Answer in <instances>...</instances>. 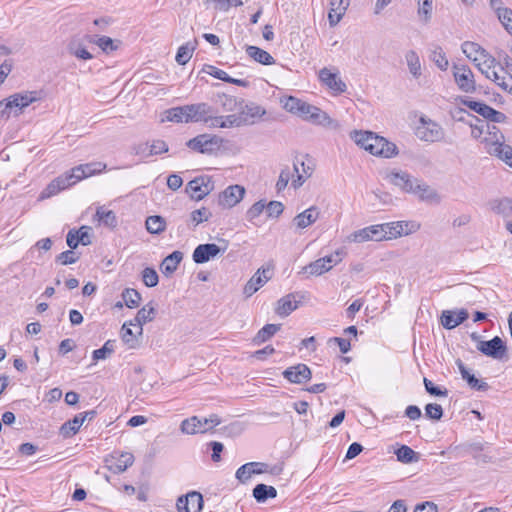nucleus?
I'll return each mask as SVG.
<instances>
[{"instance_id":"1","label":"nucleus","mask_w":512,"mask_h":512,"mask_svg":"<svg viewBox=\"0 0 512 512\" xmlns=\"http://www.w3.org/2000/svg\"><path fill=\"white\" fill-rule=\"evenodd\" d=\"M351 139L361 148L374 156L392 158L398 154L397 146L371 131H353Z\"/></svg>"},{"instance_id":"2","label":"nucleus","mask_w":512,"mask_h":512,"mask_svg":"<svg viewBox=\"0 0 512 512\" xmlns=\"http://www.w3.org/2000/svg\"><path fill=\"white\" fill-rule=\"evenodd\" d=\"M282 102L286 111L299 116L305 121L325 127H330L334 124V120L325 111L301 99L289 96Z\"/></svg>"},{"instance_id":"3","label":"nucleus","mask_w":512,"mask_h":512,"mask_svg":"<svg viewBox=\"0 0 512 512\" xmlns=\"http://www.w3.org/2000/svg\"><path fill=\"white\" fill-rule=\"evenodd\" d=\"M209 112V104L205 102L189 104L168 109L166 119L176 123L201 122Z\"/></svg>"},{"instance_id":"4","label":"nucleus","mask_w":512,"mask_h":512,"mask_svg":"<svg viewBox=\"0 0 512 512\" xmlns=\"http://www.w3.org/2000/svg\"><path fill=\"white\" fill-rule=\"evenodd\" d=\"M223 144V139L217 135L200 134L190 139L186 145L190 149L202 154H214Z\"/></svg>"},{"instance_id":"5","label":"nucleus","mask_w":512,"mask_h":512,"mask_svg":"<svg viewBox=\"0 0 512 512\" xmlns=\"http://www.w3.org/2000/svg\"><path fill=\"white\" fill-rule=\"evenodd\" d=\"M214 189V183L210 176L202 175L195 177L186 185L185 191L191 199L199 201L210 194Z\"/></svg>"},{"instance_id":"6","label":"nucleus","mask_w":512,"mask_h":512,"mask_svg":"<svg viewBox=\"0 0 512 512\" xmlns=\"http://www.w3.org/2000/svg\"><path fill=\"white\" fill-rule=\"evenodd\" d=\"M421 125L417 127L418 138L426 142H438L444 138V130L440 124L421 117Z\"/></svg>"},{"instance_id":"7","label":"nucleus","mask_w":512,"mask_h":512,"mask_svg":"<svg viewBox=\"0 0 512 512\" xmlns=\"http://www.w3.org/2000/svg\"><path fill=\"white\" fill-rule=\"evenodd\" d=\"M452 69L455 83L461 91L465 93L476 91L474 74L468 66L454 64Z\"/></svg>"},{"instance_id":"8","label":"nucleus","mask_w":512,"mask_h":512,"mask_svg":"<svg viewBox=\"0 0 512 512\" xmlns=\"http://www.w3.org/2000/svg\"><path fill=\"white\" fill-rule=\"evenodd\" d=\"M33 100L34 98L30 95L15 94L5 101L0 102V113L2 116L9 118L14 109V115L17 116L21 113L22 109L28 106Z\"/></svg>"},{"instance_id":"9","label":"nucleus","mask_w":512,"mask_h":512,"mask_svg":"<svg viewBox=\"0 0 512 512\" xmlns=\"http://www.w3.org/2000/svg\"><path fill=\"white\" fill-rule=\"evenodd\" d=\"M477 349L484 355L497 360L503 359L507 352V346L499 336L488 341H479Z\"/></svg>"},{"instance_id":"10","label":"nucleus","mask_w":512,"mask_h":512,"mask_svg":"<svg viewBox=\"0 0 512 512\" xmlns=\"http://www.w3.org/2000/svg\"><path fill=\"white\" fill-rule=\"evenodd\" d=\"M385 179L401 191L411 194L418 178L404 171L392 170L386 174Z\"/></svg>"},{"instance_id":"11","label":"nucleus","mask_w":512,"mask_h":512,"mask_svg":"<svg viewBox=\"0 0 512 512\" xmlns=\"http://www.w3.org/2000/svg\"><path fill=\"white\" fill-rule=\"evenodd\" d=\"M105 462L111 472L120 474L133 465L134 456L129 452L115 451L105 459Z\"/></svg>"},{"instance_id":"12","label":"nucleus","mask_w":512,"mask_h":512,"mask_svg":"<svg viewBox=\"0 0 512 512\" xmlns=\"http://www.w3.org/2000/svg\"><path fill=\"white\" fill-rule=\"evenodd\" d=\"M386 239L382 224L371 225L363 229L353 232L349 236V240L355 243H363L366 241H381Z\"/></svg>"},{"instance_id":"13","label":"nucleus","mask_w":512,"mask_h":512,"mask_svg":"<svg viewBox=\"0 0 512 512\" xmlns=\"http://www.w3.org/2000/svg\"><path fill=\"white\" fill-rule=\"evenodd\" d=\"M245 189L240 185L228 186L218 195V205L223 209L236 206L244 197Z\"/></svg>"},{"instance_id":"14","label":"nucleus","mask_w":512,"mask_h":512,"mask_svg":"<svg viewBox=\"0 0 512 512\" xmlns=\"http://www.w3.org/2000/svg\"><path fill=\"white\" fill-rule=\"evenodd\" d=\"M178 512H201L203 508L202 494L197 491H191L177 499Z\"/></svg>"},{"instance_id":"15","label":"nucleus","mask_w":512,"mask_h":512,"mask_svg":"<svg viewBox=\"0 0 512 512\" xmlns=\"http://www.w3.org/2000/svg\"><path fill=\"white\" fill-rule=\"evenodd\" d=\"M319 79L335 94H342L347 89V86L340 78L338 71L332 72L329 68L324 67L319 71Z\"/></svg>"},{"instance_id":"16","label":"nucleus","mask_w":512,"mask_h":512,"mask_svg":"<svg viewBox=\"0 0 512 512\" xmlns=\"http://www.w3.org/2000/svg\"><path fill=\"white\" fill-rule=\"evenodd\" d=\"M282 374L285 379L294 384L306 383L312 377L310 368L303 363L288 367Z\"/></svg>"},{"instance_id":"17","label":"nucleus","mask_w":512,"mask_h":512,"mask_svg":"<svg viewBox=\"0 0 512 512\" xmlns=\"http://www.w3.org/2000/svg\"><path fill=\"white\" fill-rule=\"evenodd\" d=\"M271 270L269 268H260L248 280L243 288V294L248 298L256 293L271 278Z\"/></svg>"},{"instance_id":"18","label":"nucleus","mask_w":512,"mask_h":512,"mask_svg":"<svg viewBox=\"0 0 512 512\" xmlns=\"http://www.w3.org/2000/svg\"><path fill=\"white\" fill-rule=\"evenodd\" d=\"M225 250L226 248L221 249L214 243L200 244L194 249L192 259L197 264H203L215 258L220 253H223Z\"/></svg>"},{"instance_id":"19","label":"nucleus","mask_w":512,"mask_h":512,"mask_svg":"<svg viewBox=\"0 0 512 512\" xmlns=\"http://www.w3.org/2000/svg\"><path fill=\"white\" fill-rule=\"evenodd\" d=\"M320 216V211L316 206H311L303 212L297 214L293 223L298 229H305L315 223Z\"/></svg>"},{"instance_id":"20","label":"nucleus","mask_w":512,"mask_h":512,"mask_svg":"<svg viewBox=\"0 0 512 512\" xmlns=\"http://www.w3.org/2000/svg\"><path fill=\"white\" fill-rule=\"evenodd\" d=\"M488 153L502 160L506 165L512 168V147L504 142L497 141L488 147Z\"/></svg>"},{"instance_id":"21","label":"nucleus","mask_w":512,"mask_h":512,"mask_svg":"<svg viewBox=\"0 0 512 512\" xmlns=\"http://www.w3.org/2000/svg\"><path fill=\"white\" fill-rule=\"evenodd\" d=\"M468 316L469 314L465 309H460L457 312L445 310L441 315V324L444 328L450 330L463 323L468 318Z\"/></svg>"},{"instance_id":"22","label":"nucleus","mask_w":512,"mask_h":512,"mask_svg":"<svg viewBox=\"0 0 512 512\" xmlns=\"http://www.w3.org/2000/svg\"><path fill=\"white\" fill-rule=\"evenodd\" d=\"M296 297L297 294L290 293L279 299L275 312L281 317H287L290 315L294 310L298 308L299 301L296 299Z\"/></svg>"},{"instance_id":"23","label":"nucleus","mask_w":512,"mask_h":512,"mask_svg":"<svg viewBox=\"0 0 512 512\" xmlns=\"http://www.w3.org/2000/svg\"><path fill=\"white\" fill-rule=\"evenodd\" d=\"M86 39L96 44L106 54L116 51L122 44L120 40H114L108 36L87 35Z\"/></svg>"},{"instance_id":"24","label":"nucleus","mask_w":512,"mask_h":512,"mask_svg":"<svg viewBox=\"0 0 512 512\" xmlns=\"http://www.w3.org/2000/svg\"><path fill=\"white\" fill-rule=\"evenodd\" d=\"M180 430L184 434L193 435L197 433H206L208 431V427L204 426L203 418L192 416L181 422Z\"/></svg>"},{"instance_id":"25","label":"nucleus","mask_w":512,"mask_h":512,"mask_svg":"<svg viewBox=\"0 0 512 512\" xmlns=\"http://www.w3.org/2000/svg\"><path fill=\"white\" fill-rule=\"evenodd\" d=\"M386 239L396 238L402 234H409L413 230L409 228L410 223L407 221H396L382 224Z\"/></svg>"},{"instance_id":"26","label":"nucleus","mask_w":512,"mask_h":512,"mask_svg":"<svg viewBox=\"0 0 512 512\" xmlns=\"http://www.w3.org/2000/svg\"><path fill=\"white\" fill-rule=\"evenodd\" d=\"M411 194H414L418 197L421 201L426 202H438L439 196L437 192L431 188L426 183L422 182L421 180L417 179L416 184L414 186V192H411Z\"/></svg>"},{"instance_id":"27","label":"nucleus","mask_w":512,"mask_h":512,"mask_svg":"<svg viewBox=\"0 0 512 512\" xmlns=\"http://www.w3.org/2000/svg\"><path fill=\"white\" fill-rule=\"evenodd\" d=\"M292 170L296 176V178L292 180V186L295 189L302 186L305 180L311 176V168L309 166L306 167L304 161L299 158L294 160Z\"/></svg>"},{"instance_id":"28","label":"nucleus","mask_w":512,"mask_h":512,"mask_svg":"<svg viewBox=\"0 0 512 512\" xmlns=\"http://www.w3.org/2000/svg\"><path fill=\"white\" fill-rule=\"evenodd\" d=\"M183 259V253L181 251H174L164 258L161 264V270L165 275H171L174 273L178 265Z\"/></svg>"},{"instance_id":"29","label":"nucleus","mask_w":512,"mask_h":512,"mask_svg":"<svg viewBox=\"0 0 512 512\" xmlns=\"http://www.w3.org/2000/svg\"><path fill=\"white\" fill-rule=\"evenodd\" d=\"M247 55L255 60L256 62L263 65H272L275 63L274 58L265 50L257 47L249 45L246 47Z\"/></svg>"},{"instance_id":"30","label":"nucleus","mask_w":512,"mask_h":512,"mask_svg":"<svg viewBox=\"0 0 512 512\" xmlns=\"http://www.w3.org/2000/svg\"><path fill=\"white\" fill-rule=\"evenodd\" d=\"M405 61L412 77L418 79L422 75V66L417 52L408 50L405 53Z\"/></svg>"},{"instance_id":"31","label":"nucleus","mask_w":512,"mask_h":512,"mask_svg":"<svg viewBox=\"0 0 512 512\" xmlns=\"http://www.w3.org/2000/svg\"><path fill=\"white\" fill-rule=\"evenodd\" d=\"M491 210L504 218H509L512 214V199L502 198L490 202Z\"/></svg>"},{"instance_id":"32","label":"nucleus","mask_w":512,"mask_h":512,"mask_svg":"<svg viewBox=\"0 0 512 512\" xmlns=\"http://www.w3.org/2000/svg\"><path fill=\"white\" fill-rule=\"evenodd\" d=\"M458 366L462 378L467 381L468 385L472 389L477 391H486L489 388V385L486 382L479 380L473 374H470L463 363L460 362Z\"/></svg>"},{"instance_id":"33","label":"nucleus","mask_w":512,"mask_h":512,"mask_svg":"<svg viewBox=\"0 0 512 512\" xmlns=\"http://www.w3.org/2000/svg\"><path fill=\"white\" fill-rule=\"evenodd\" d=\"M70 54L81 60H90L93 55L82 45L80 39L73 38L70 40L68 47Z\"/></svg>"},{"instance_id":"34","label":"nucleus","mask_w":512,"mask_h":512,"mask_svg":"<svg viewBox=\"0 0 512 512\" xmlns=\"http://www.w3.org/2000/svg\"><path fill=\"white\" fill-rule=\"evenodd\" d=\"M94 217L106 227L114 228L117 225V218L115 213L112 210L106 209L104 206L97 208Z\"/></svg>"},{"instance_id":"35","label":"nucleus","mask_w":512,"mask_h":512,"mask_svg":"<svg viewBox=\"0 0 512 512\" xmlns=\"http://www.w3.org/2000/svg\"><path fill=\"white\" fill-rule=\"evenodd\" d=\"M277 490L273 486L257 484L253 489V497L257 502L263 503L269 498H275Z\"/></svg>"},{"instance_id":"36","label":"nucleus","mask_w":512,"mask_h":512,"mask_svg":"<svg viewBox=\"0 0 512 512\" xmlns=\"http://www.w3.org/2000/svg\"><path fill=\"white\" fill-rule=\"evenodd\" d=\"M281 328L280 324H266L263 328H261L258 333L253 338V343L256 345H260L267 340H269L272 336H274Z\"/></svg>"},{"instance_id":"37","label":"nucleus","mask_w":512,"mask_h":512,"mask_svg":"<svg viewBox=\"0 0 512 512\" xmlns=\"http://www.w3.org/2000/svg\"><path fill=\"white\" fill-rule=\"evenodd\" d=\"M430 60L442 71H446L449 61L443 49L439 45H433L430 52Z\"/></svg>"},{"instance_id":"38","label":"nucleus","mask_w":512,"mask_h":512,"mask_svg":"<svg viewBox=\"0 0 512 512\" xmlns=\"http://www.w3.org/2000/svg\"><path fill=\"white\" fill-rule=\"evenodd\" d=\"M146 229L151 234H160L166 229V221L162 216H149L145 222Z\"/></svg>"},{"instance_id":"39","label":"nucleus","mask_w":512,"mask_h":512,"mask_svg":"<svg viewBox=\"0 0 512 512\" xmlns=\"http://www.w3.org/2000/svg\"><path fill=\"white\" fill-rule=\"evenodd\" d=\"M329 271L328 265L326 266L321 258L304 266L299 274H308L309 276H320Z\"/></svg>"},{"instance_id":"40","label":"nucleus","mask_w":512,"mask_h":512,"mask_svg":"<svg viewBox=\"0 0 512 512\" xmlns=\"http://www.w3.org/2000/svg\"><path fill=\"white\" fill-rule=\"evenodd\" d=\"M197 41L186 43L179 47L175 60L180 65H185L192 57L193 51L196 49Z\"/></svg>"},{"instance_id":"41","label":"nucleus","mask_w":512,"mask_h":512,"mask_svg":"<svg viewBox=\"0 0 512 512\" xmlns=\"http://www.w3.org/2000/svg\"><path fill=\"white\" fill-rule=\"evenodd\" d=\"M82 424L83 417L78 414L72 420L65 422L61 426L60 432L65 438L71 437L78 432Z\"/></svg>"},{"instance_id":"42","label":"nucleus","mask_w":512,"mask_h":512,"mask_svg":"<svg viewBox=\"0 0 512 512\" xmlns=\"http://www.w3.org/2000/svg\"><path fill=\"white\" fill-rule=\"evenodd\" d=\"M68 187H69V183L67 182V179L64 178L62 175V176L56 178L55 180H53L47 186V188L42 193V197L53 196Z\"/></svg>"},{"instance_id":"43","label":"nucleus","mask_w":512,"mask_h":512,"mask_svg":"<svg viewBox=\"0 0 512 512\" xmlns=\"http://www.w3.org/2000/svg\"><path fill=\"white\" fill-rule=\"evenodd\" d=\"M397 460L409 464L418 461V454L409 446L402 445L395 451Z\"/></svg>"},{"instance_id":"44","label":"nucleus","mask_w":512,"mask_h":512,"mask_svg":"<svg viewBox=\"0 0 512 512\" xmlns=\"http://www.w3.org/2000/svg\"><path fill=\"white\" fill-rule=\"evenodd\" d=\"M258 465L257 464H251V463H246L244 465H242L241 467H239L235 473V477L236 479L240 482V483H246L248 482L251 477L255 474V470H254V467H257Z\"/></svg>"},{"instance_id":"45","label":"nucleus","mask_w":512,"mask_h":512,"mask_svg":"<svg viewBox=\"0 0 512 512\" xmlns=\"http://www.w3.org/2000/svg\"><path fill=\"white\" fill-rule=\"evenodd\" d=\"M122 299L127 307L135 308L139 306L141 295L135 289L126 288L122 292Z\"/></svg>"},{"instance_id":"46","label":"nucleus","mask_w":512,"mask_h":512,"mask_svg":"<svg viewBox=\"0 0 512 512\" xmlns=\"http://www.w3.org/2000/svg\"><path fill=\"white\" fill-rule=\"evenodd\" d=\"M115 349V341L108 340L100 349L93 351L92 357L94 361L104 360L109 357Z\"/></svg>"},{"instance_id":"47","label":"nucleus","mask_w":512,"mask_h":512,"mask_svg":"<svg viewBox=\"0 0 512 512\" xmlns=\"http://www.w3.org/2000/svg\"><path fill=\"white\" fill-rule=\"evenodd\" d=\"M462 52L466 55L467 58H469L471 61L477 60V55L480 53V51H483L484 48H482L478 43L472 42V41H466L461 46Z\"/></svg>"},{"instance_id":"48","label":"nucleus","mask_w":512,"mask_h":512,"mask_svg":"<svg viewBox=\"0 0 512 512\" xmlns=\"http://www.w3.org/2000/svg\"><path fill=\"white\" fill-rule=\"evenodd\" d=\"M469 118H473L476 122H478L480 125H474L472 121H468L470 127H471V135L473 138L478 139L481 137V135L484 133L485 129H490V124L487 123L485 120L479 119L478 117H475L471 114H468Z\"/></svg>"},{"instance_id":"49","label":"nucleus","mask_w":512,"mask_h":512,"mask_svg":"<svg viewBox=\"0 0 512 512\" xmlns=\"http://www.w3.org/2000/svg\"><path fill=\"white\" fill-rule=\"evenodd\" d=\"M212 216L211 211L206 207H201L191 212L190 220L194 226H197L205 221H208Z\"/></svg>"},{"instance_id":"50","label":"nucleus","mask_w":512,"mask_h":512,"mask_svg":"<svg viewBox=\"0 0 512 512\" xmlns=\"http://www.w3.org/2000/svg\"><path fill=\"white\" fill-rule=\"evenodd\" d=\"M294 176H295V174L292 169H290L289 167L283 168L280 172L278 181L276 183L277 190L278 191L284 190L287 187L290 179H292V180L294 179Z\"/></svg>"},{"instance_id":"51","label":"nucleus","mask_w":512,"mask_h":512,"mask_svg":"<svg viewBox=\"0 0 512 512\" xmlns=\"http://www.w3.org/2000/svg\"><path fill=\"white\" fill-rule=\"evenodd\" d=\"M425 416L431 420L438 421L443 416V409L441 405L436 403H429L425 406Z\"/></svg>"},{"instance_id":"52","label":"nucleus","mask_w":512,"mask_h":512,"mask_svg":"<svg viewBox=\"0 0 512 512\" xmlns=\"http://www.w3.org/2000/svg\"><path fill=\"white\" fill-rule=\"evenodd\" d=\"M213 108L209 105V112L205 115L204 122L210 128H224L223 116H213Z\"/></svg>"},{"instance_id":"53","label":"nucleus","mask_w":512,"mask_h":512,"mask_svg":"<svg viewBox=\"0 0 512 512\" xmlns=\"http://www.w3.org/2000/svg\"><path fill=\"white\" fill-rule=\"evenodd\" d=\"M498 18L505 29L512 33V10L508 8H499Z\"/></svg>"},{"instance_id":"54","label":"nucleus","mask_w":512,"mask_h":512,"mask_svg":"<svg viewBox=\"0 0 512 512\" xmlns=\"http://www.w3.org/2000/svg\"><path fill=\"white\" fill-rule=\"evenodd\" d=\"M64 178L67 179V182L69 183V187L76 184L78 181L85 178V174L83 172V169L81 165H78L70 171V173H66L63 175Z\"/></svg>"},{"instance_id":"55","label":"nucleus","mask_w":512,"mask_h":512,"mask_svg":"<svg viewBox=\"0 0 512 512\" xmlns=\"http://www.w3.org/2000/svg\"><path fill=\"white\" fill-rule=\"evenodd\" d=\"M143 282L147 287H154L158 284L159 277L153 268H145L142 272Z\"/></svg>"},{"instance_id":"56","label":"nucleus","mask_w":512,"mask_h":512,"mask_svg":"<svg viewBox=\"0 0 512 512\" xmlns=\"http://www.w3.org/2000/svg\"><path fill=\"white\" fill-rule=\"evenodd\" d=\"M156 310L153 306L150 304H147L146 306L142 307L138 312L137 316L142 323L151 322L155 318Z\"/></svg>"},{"instance_id":"57","label":"nucleus","mask_w":512,"mask_h":512,"mask_svg":"<svg viewBox=\"0 0 512 512\" xmlns=\"http://www.w3.org/2000/svg\"><path fill=\"white\" fill-rule=\"evenodd\" d=\"M81 167L85 174V178H87V177H90L92 175L102 172L106 168V165L101 162H93V163L81 164Z\"/></svg>"},{"instance_id":"58","label":"nucleus","mask_w":512,"mask_h":512,"mask_svg":"<svg viewBox=\"0 0 512 512\" xmlns=\"http://www.w3.org/2000/svg\"><path fill=\"white\" fill-rule=\"evenodd\" d=\"M121 337L125 344L129 346V348H134L136 345V337L127 323H124L121 329Z\"/></svg>"},{"instance_id":"59","label":"nucleus","mask_w":512,"mask_h":512,"mask_svg":"<svg viewBox=\"0 0 512 512\" xmlns=\"http://www.w3.org/2000/svg\"><path fill=\"white\" fill-rule=\"evenodd\" d=\"M466 105L479 115L483 116L485 119L489 116V112L492 107L488 106L485 103L478 102V101H469L466 102Z\"/></svg>"},{"instance_id":"60","label":"nucleus","mask_w":512,"mask_h":512,"mask_svg":"<svg viewBox=\"0 0 512 512\" xmlns=\"http://www.w3.org/2000/svg\"><path fill=\"white\" fill-rule=\"evenodd\" d=\"M266 207V203L263 200H260L254 203L246 212V218L249 221H253L255 218L259 217L263 210Z\"/></svg>"},{"instance_id":"61","label":"nucleus","mask_w":512,"mask_h":512,"mask_svg":"<svg viewBox=\"0 0 512 512\" xmlns=\"http://www.w3.org/2000/svg\"><path fill=\"white\" fill-rule=\"evenodd\" d=\"M203 71L213 76L214 78L222 80L224 82H228L230 77L224 70H221L213 65H205Z\"/></svg>"},{"instance_id":"62","label":"nucleus","mask_w":512,"mask_h":512,"mask_svg":"<svg viewBox=\"0 0 512 512\" xmlns=\"http://www.w3.org/2000/svg\"><path fill=\"white\" fill-rule=\"evenodd\" d=\"M343 255L344 252L342 250H337L333 254L324 256L321 259L326 266L328 265L330 271L335 265L342 261Z\"/></svg>"},{"instance_id":"63","label":"nucleus","mask_w":512,"mask_h":512,"mask_svg":"<svg viewBox=\"0 0 512 512\" xmlns=\"http://www.w3.org/2000/svg\"><path fill=\"white\" fill-rule=\"evenodd\" d=\"M423 383H424L426 391L429 394L433 395V396H443V397H445L448 394L447 389H445V388L442 389V388H440L438 386H435L434 383L431 380L427 379V378L423 379Z\"/></svg>"},{"instance_id":"64","label":"nucleus","mask_w":512,"mask_h":512,"mask_svg":"<svg viewBox=\"0 0 512 512\" xmlns=\"http://www.w3.org/2000/svg\"><path fill=\"white\" fill-rule=\"evenodd\" d=\"M330 10L341 15H345L348 7L350 6V0H330Z\"/></svg>"}]
</instances>
